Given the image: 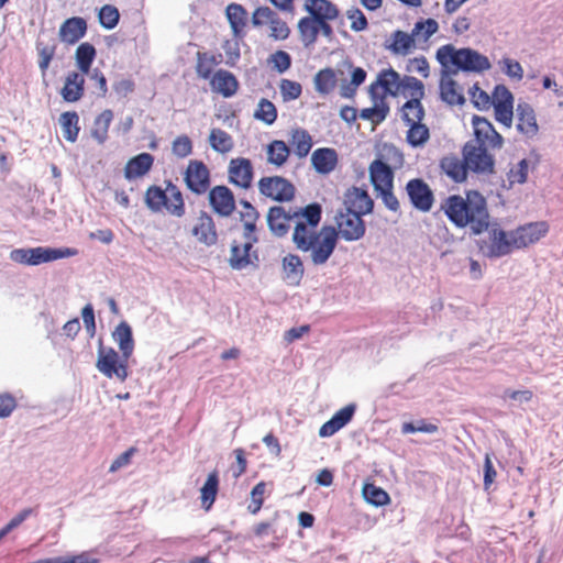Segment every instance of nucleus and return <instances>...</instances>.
I'll use <instances>...</instances> for the list:
<instances>
[{
  "mask_svg": "<svg viewBox=\"0 0 563 563\" xmlns=\"http://www.w3.org/2000/svg\"><path fill=\"white\" fill-rule=\"evenodd\" d=\"M442 208L448 218L459 228L470 227L474 234H481L488 229L487 202L478 191L471 190L466 197L451 196Z\"/></svg>",
  "mask_w": 563,
  "mask_h": 563,
  "instance_id": "nucleus-1",
  "label": "nucleus"
},
{
  "mask_svg": "<svg viewBox=\"0 0 563 563\" xmlns=\"http://www.w3.org/2000/svg\"><path fill=\"white\" fill-rule=\"evenodd\" d=\"M437 59L444 69L482 73L490 68L489 59L472 48L456 49L453 45H443L437 51Z\"/></svg>",
  "mask_w": 563,
  "mask_h": 563,
  "instance_id": "nucleus-2",
  "label": "nucleus"
},
{
  "mask_svg": "<svg viewBox=\"0 0 563 563\" xmlns=\"http://www.w3.org/2000/svg\"><path fill=\"white\" fill-rule=\"evenodd\" d=\"M321 220V208L317 203L295 211L292 242L299 251L309 246V242L318 234L317 227Z\"/></svg>",
  "mask_w": 563,
  "mask_h": 563,
  "instance_id": "nucleus-3",
  "label": "nucleus"
},
{
  "mask_svg": "<svg viewBox=\"0 0 563 563\" xmlns=\"http://www.w3.org/2000/svg\"><path fill=\"white\" fill-rule=\"evenodd\" d=\"M145 203L154 212L165 208L175 217H183L185 213L181 192L172 183H168L165 189L157 186L150 187L145 194Z\"/></svg>",
  "mask_w": 563,
  "mask_h": 563,
  "instance_id": "nucleus-4",
  "label": "nucleus"
},
{
  "mask_svg": "<svg viewBox=\"0 0 563 563\" xmlns=\"http://www.w3.org/2000/svg\"><path fill=\"white\" fill-rule=\"evenodd\" d=\"M128 360L113 347L103 346L101 341L99 342L96 368L107 378L125 382L129 376Z\"/></svg>",
  "mask_w": 563,
  "mask_h": 563,
  "instance_id": "nucleus-5",
  "label": "nucleus"
},
{
  "mask_svg": "<svg viewBox=\"0 0 563 563\" xmlns=\"http://www.w3.org/2000/svg\"><path fill=\"white\" fill-rule=\"evenodd\" d=\"M487 235L479 242V250L487 257H501L516 250L512 243V232L505 231L498 225H489L486 229Z\"/></svg>",
  "mask_w": 563,
  "mask_h": 563,
  "instance_id": "nucleus-6",
  "label": "nucleus"
},
{
  "mask_svg": "<svg viewBox=\"0 0 563 563\" xmlns=\"http://www.w3.org/2000/svg\"><path fill=\"white\" fill-rule=\"evenodd\" d=\"M338 243V233L333 227H323L301 252H309L314 265H323L328 262Z\"/></svg>",
  "mask_w": 563,
  "mask_h": 563,
  "instance_id": "nucleus-7",
  "label": "nucleus"
},
{
  "mask_svg": "<svg viewBox=\"0 0 563 563\" xmlns=\"http://www.w3.org/2000/svg\"><path fill=\"white\" fill-rule=\"evenodd\" d=\"M549 231L547 221L528 222L511 230L512 243L516 250L528 249L544 239Z\"/></svg>",
  "mask_w": 563,
  "mask_h": 563,
  "instance_id": "nucleus-8",
  "label": "nucleus"
},
{
  "mask_svg": "<svg viewBox=\"0 0 563 563\" xmlns=\"http://www.w3.org/2000/svg\"><path fill=\"white\" fill-rule=\"evenodd\" d=\"M252 23L254 26H262L267 24L269 26V37L276 41L286 40L289 36L290 30L285 21H283L273 10L268 7L257 8L252 15Z\"/></svg>",
  "mask_w": 563,
  "mask_h": 563,
  "instance_id": "nucleus-9",
  "label": "nucleus"
},
{
  "mask_svg": "<svg viewBox=\"0 0 563 563\" xmlns=\"http://www.w3.org/2000/svg\"><path fill=\"white\" fill-rule=\"evenodd\" d=\"M335 223L338 236L340 235L347 242L357 241L365 234V224L361 216L350 209L341 211L335 217Z\"/></svg>",
  "mask_w": 563,
  "mask_h": 563,
  "instance_id": "nucleus-10",
  "label": "nucleus"
},
{
  "mask_svg": "<svg viewBox=\"0 0 563 563\" xmlns=\"http://www.w3.org/2000/svg\"><path fill=\"white\" fill-rule=\"evenodd\" d=\"M495 118L506 128H510L514 119V96L504 85H497L492 95Z\"/></svg>",
  "mask_w": 563,
  "mask_h": 563,
  "instance_id": "nucleus-11",
  "label": "nucleus"
},
{
  "mask_svg": "<svg viewBox=\"0 0 563 563\" xmlns=\"http://www.w3.org/2000/svg\"><path fill=\"white\" fill-rule=\"evenodd\" d=\"M297 27L300 41L305 47L312 46L317 42L319 34H322L327 38H331L333 35V30L330 24L321 23L310 14L301 18L298 21Z\"/></svg>",
  "mask_w": 563,
  "mask_h": 563,
  "instance_id": "nucleus-12",
  "label": "nucleus"
},
{
  "mask_svg": "<svg viewBox=\"0 0 563 563\" xmlns=\"http://www.w3.org/2000/svg\"><path fill=\"white\" fill-rule=\"evenodd\" d=\"M466 166L475 173H492L494 159L483 145L467 143L463 150Z\"/></svg>",
  "mask_w": 563,
  "mask_h": 563,
  "instance_id": "nucleus-13",
  "label": "nucleus"
},
{
  "mask_svg": "<svg viewBox=\"0 0 563 563\" xmlns=\"http://www.w3.org/2000/svg\"><path fill=\"white\" fill-rule=\"evenodd\" d=\"M185 183L192 192L205 194L210 186V172L200 161H190L184 176Z\"/></svg>",
  "mask_w": 563,
  "mask_h": 563,
  "instance_id": "nucleus-14",
  "label": "nucleus"
},
{
  "mask_svg": "<svg viewBox=\"0 0 563 563\" xmlns=\"http://www.w3.org/2000/svg\"><path fill=\"white\" fill-rule=\"evenodd\" d=\"M260 192L277 201H288L294 197V186L283 177H264L258 183Z\"/></svg>",
  "mask_w": 563,
  "mask_h": 563,
  "instance_id": "nucleus-15",
  "label": "nucleus"
},
{
  "mask_svg": "<svg viewBox=\"0 0 563 563\" xmlns=\"http://www.w3.org/2000/svg\"><path fill=\"white\" fill-rule=\"evenodd\" d=\"M400 75L393 68L383 69L377 74L376 80L368 87V93L397 97L401 92Z\"/></svg>",
  "mask_w": 563,
  "mask_h": 563,
  "instance_id": "nucleus-16",
  "label": "nucleus"
},
{
  "mask_svg": "<svg viewBox=\"0 0 563 563\" xmlns=\"http://www.w3.org/2000/svg\"><path fill=\"white\" fill-rule=\"evenodd\" d=\"M474 134L478 145L500 148L503 146V136L494 129L493 124L485 118L474 115L472 119Z\"/></svg>",
  "mask_w": 563,
  "mask_h": 563,
  "instance_id": "nucleus-17",
  "label": "nucleus"
},
{
  "mask_svg": "<svg viewBox=\"0 0 563 563\" xmlns=\"http://www.w3.org/2000/svg\"><path fill=\"white\" fill-rule=\"evenodd\" d=\"M411 203L420 211L427 212L432 208L433 195L429 186L421 179H411L406 186Z\"/></svg>",
  "mask_w": 563,
  "mask_h": 563,
  "instance_id": "nucleus-18",
  "label": "nucleus"
},
{
  "mask_svg": "<svg viewBox=\"0 0 563 563\" xmlns=\"http://www.w3.org/2000/svg\"><path fill=\"white\" fill-rule=\"evenodd\" d=\"M515 115L517 131L526 139H534L539 133V125L533 108L526 102L518 103Z\"/></svg>",
  "mask_w": 563,
  "mask_h": 563,
  "instance_id": "nucleus-19",
  "label": "nucleus"
},
{
  "mask_svg": "<svg viewBox=\"0 0 563 563\" xmlns=\"http://www.w3.org/2000/svg\"><path fill=\"white\" fill-rule=\"evenodd\" d=\"M228 174L233 185L244 189L249 188L253 180L251 161L244 157L232 158L229 163Z\"/></svg>",
  "mask_w": 563,
  "mask_h": 563,
  "instance_id": "nucleus-20",
  "label": "nucleus"
},
{
  "mask_svg": "<svg viewBox=\"0 0 563 563\" xmlns=\"http://www.w3.org/2000/svg\"><path fill=\"white\" fill-rule=\"evenodd\" d=\"M455 71L452 69H441L440 96L441 99L451 106L463 104L465 99L462 88L453 79Z\"/></svg>",
  "mask_w": 563,
  "mask_h": 563,
  "instance_id": "nucleus-21",
  "label": "nucleus"
},
{
  "mask_svg": "<svg viewBox=\"0 0 563 563\" xmlns=\"http://www.w3.org/2000/svg\"><path fill=\"white\" fill-rule=\"evenodd\" d=\"M256 242L257 239L243 241L241 243L234 242V244L231 246V255L229 260L230 266L233 269H244L257 261L256 252H251L254 243Z\"/></svg>",
  "mask_w": 563,
  "mask_h": 563,
  "instance_id": "nucleus-22",
  "label": "nucleus"
},
{
  "mask_svg": "<svg viewBox=\"0 0 563 563\" xmlns=\"http://www.w3.org/2000/svg\"><path fill=\"white\" fill-rule=\"evenodd\" d=\"M212 210L221 217H229L235 209L233 194L225 186H217L209 192Z\"/></svg>",
  "mask_w": 563,
  "mask_h": 563,
  "instance_id": "nucleus-23",
  "label": "nucleus"
},
{
  "mask_svg": "<svg viewBox=\"0 0 563 563\" xmlns=\"http://www.w3.org/2000/svg\"><path fill=\"white\" fill-rule=\"evenodd\" d=\"M295 211H286L285 208L272 207L266 216L271 232L276 236H284L291 225H294Z\"/></svg>",
  "mask_w": 563,
  "mask_h": 563,
  "instance_id": "nucleus-24",
  "label": "nucleus"
},
{
  "mask_svg": "<svg viewBox=\"0 0 563 563\" xmlns=\"http://www.w3.org/2000/svg\"><path fill=\"white\" fill-rule=\"evenodd\" d=\"M355 410L356 406L354 404H350L341 408L332 416L330 420H328L320 427L318 431L319 437L330 438L333 434H335L352 420Z\"/></svg>",
  "mask_w": 563,
  "mask_h": 563,
  "instance_id": "nucleus-25",
  "label": "nucleus"
},
{
  "mask_svg": "<svg viewBox=\"0 0 563 563\" xmlns=\"http://www.w3.org/2000/svg\"><path fill=\"white\" fill-rule=\"evenodd\" d=\"M305 10L321 23L330 24L339 16V8L330 0H306Z\"/></svg>",
  "mask_w": 563,
  "mask_h": 563,
  "instance_id": "nucleus-26",
  "label": "nucleus"
},
{
  "mask_svg": "<svg viewBox=\"0 0 563 563\" xmlns=\"http://www.w3.org/2000/svg\"><path fill=\"white\" fill-rule=\"evenodd\" d=\"M210 86L213 92L230 98L236 93L239 82L232 73L219 69L210 78Z\"/></svg>",
  "mask_w": 563,
  "mask_h": 563,
  "instance_id": "nucleus-27",
  "label": "nucleus"
},
{
  "mask_svg": "<svg viewBox=\"0 0 563 563\" xmlns=\"http://www.w3.org/2000/svg\"><path fill=\"white\" fill-rule=\"evenodd\" d=\"M369 178L375 191L393 189L394 173L382 159H375L369 165Z\"/></svg>",
  "mask_w": 563,
  "mask_h": 563,
  "instance_id": "nucleus-28",
  "label": "nucleus"
},
{
  "mask_svg": "<svg viewBox=\"0 0 563 563\" xmlns=\"http://www.w3.org/2000/svg\"><path fill=\"white\" fill-rule=\"evenodd\" d=\"M77 254V250L63 247V249H53V247H44L37 246L31 249V266L40 265L43 263H48L52 261H56L59 258L71 257Z\"/></svg>",
  "mask_w": 563,
  "mask_h": 563,
  "instance_id": "nucleus-29",
  "label": "nucleus"
},
{
  "mask_svg": "<svg viewBox=\"0 0 563 563\" xmlns=\"http://www.w3.org/2000/svg\"><path fill=\"white\" fill-rule=\"evenodd\" d=\"M191 232L200 243L206 245H213L218 240L214 222L212 218L206 212H200L199 217L196 219Z\"/></svg>",
  "mask_w": 563,
  "mask_h": 563,
  "instance_id": "nucleus-30",
  "label": "nucleus"
},
{
  "mask_svg": "<svg viewBox=\"0 0 563 563\" xmlns=\"http://www.w3.org/2000/svg\"><path fill=\"white\" fill-rule=\"evenodd\" d=\"M372 106L361 111L360 118L373 124L382 123L389 113V106L385 95L369 93Z\"/></svg>",
  "mask_w": 563,
  "mask_h": 563,
  "instance_id": "nucleus-31",
  "label": "nucleus"
},
{
  "mask_svg": "<svg viewBox=\"0 0 563 563\" xmlns=\"http://www.w3.org/2000/svg\"><path fill=\"white\" fill-rule=\"evenodd\" d=\"M85 74L71 71L68 73L60 96L66 102H76L84 95Z\"/></svg>",
  "mask_w": 563,
  "mask_h": 563,
  "instance_id": "nucleus-32",
  "label": "nucleus"
},
{
  "mask_svg": "<svg viewBox=\"0 0 563 563\" xmlns=\"http://www.w3.org/2000/svg\"><path fill=\"white\" fill-rule=\"evenodd\" d=\"M346 209L357 214H367L373 210V200L368 194L361 188H352L347 191L345 197Z\"/></svg>",
  "mask_w": 563,
  "mask_h": 563,
  "instance_id": "nucleus-33",
  "label": "nucleus"
},
{
  "mask_svg": "<svg viewBox=\"0 0 563 563\" xmlns=\"http://www.w3.org/2000/svg\"><path fill=\"white\" fill-rule=\"evenodd\" d=\"M112 339L123 358H130L134 351V340L130 324L125 321L120 322L112 332Z\"/></svg>",
  "mask_w": 563,
  "mask_h": 563,
  "instance_id": "nucleus-34",
  "label": "nucleus"
},
{
  "mask_svg": "<svg viewBox=\"0 0 563 563\" xmlns=\"http://www.w3.org/2000/svg\"><path fill=\"white\" fill-rule=\"evenodd\" d=\"M283 278L290 286L299 285L303 276V264L298 255L288 254L283 258Z\"/></svg>",
  "mask_w": 563,
  "mask_h": 563,
  "instance_id": "nucleus-35",
  "label": "nucleus"
},
{
  "mask_svg": "<svg viewBox=\"0 0 563 563\" xmlns=\"http://www.w3.org/2000/svg\"><path fill=\"white\" fill-rule=\"evenodd\" d=\"M154 158L148 153L132 157L124 167V176L131 180L144 176L152 167Z\"/></svg>",
  "mask_w": 563,
  "mask_h": 563,
  "instance_id": "nucleus-36",
  "label": "nucleus"
},
{
  "mask_svg": "<svg viewBox=\"0 0 563 563\" xmlns=\"http://www.w3.org/2000/svg\"><path fill=\"white\" fill-rule=\"evenodd\" d=\"M86 22L81 18H70L66 20L59 29V37L68 44L76 43L85 35Z\"/></svg>",
  "mask_w": 563,
  "mask_h": 563,
  "instance_id": "nucleus-37",
  "label": "nucleus"
},
{
  "mask_svg": "<svg viewBox=\"0 0 563 563\" xmlns=\"http://www.w3.org/2000/svg\"><path fill=\"white\" fill-rule=\"evenodd\" d=\"M311 163L320 174L331 173L338 163V155L332 148H319L311 155Z\"/></svg>",
  "mask_w": 563,
  "mask_h": 563,
  "instance_id": "nucleus-38",
  "label": "nucleus"
},
{
  "mask_svg": "<svg viewBox=\"0 0 563 563\" xmlns=\"http://www.w3.org/2000/svg\"><path fill=\"white\" fill-rule=\"evenodd\" d=\"M441 168L452 180L461 183L465 180L468 167L465 161L455 156H446L441 161Z\"/></svg>",
  "mask_w": 563,
  "mask_h": 563,
  "instance_id": "nucleus-39",
  "label": "nucleus"
},
{
  "mask_svg": "<svg viewBox=\"0 0 563 563\" xmlns=\"http://www.w3.org/2000/svg\"><path fill=\"white\" fill-rule=\"evenodd\" d=\"M208 142L210 147L220 154H227L234 147V141L232 136L225 131L213 128L210 130Z\"/></svg>",
  "mask_w": 563,
  "mask_h": 563,
  "instance_id": "nucleus-40",
  "label": "nucleus"
},
{
  "mask_svg": "<svg viewBox=\"0 0 563 563\" xmlns=\"http://www.w3.org/2000/svg\"><path fill=\"white\" fill-rule=\"evenodd\" d=\"M415 47V40L412 35L402 32L396 31L390 36V43L387 45V48L396 55H408Z\"/></svg>",
  "mask_w": 563,
  "mask_h": 563,
  "instance_id": "nucleus-41",
  "label": "nucleus"
},
{
  "mask_svg": "<svg viewBox=\"0 0 563 563\" xmlns=\"http://www.w3.org/2000/svg\"><path fill=\"white\" fill-rule=\"evenodd\" d=\"M225 14L234 36H241L247 21V13L244 8L240 4L231 3L227 7Z\"/></svg>",
  "mask_w": 563,
  "mask_h": 563,
  "instance_id": "nucleus-42",
  "label": "nucleus"
},
{
  "mask_svg": "<svg viewBox=\"0 0 563 563\" xmlns=\"http://www.w3.org/2000/svg\"><path fill=\"white\" fill-rule=\"evenodd\" d=\"M219 487V477L218 473L214 471L210 473L205 482L203 486L200 488V500L201 507L205 510H209L213 505Z\"/></svg>",
  "mask_w": 563,
  "mask_h": 563,
  "instance_id": "nucleus-43",
  "label": "nucleus"
},
{
  "mask_svg": "<svg viewBox=\"0 0 563 563\" xmlns=\"http://www.w3.org/2000/svg\"><path fill=\"white\" fill-rule=\"evenodd\" d=\"M113 119V112L109 109L103 110L99 115L96 117L91 136L99 143L103 144L108 139V130Z\"/></svg>",
  "mask_w": 563,
  "mask_h": 563,
  "instance_id": "nucleus-44",
  "label": "nucleus"
},
{
  "mask_svg": "<svg viewBox=\"0 0 563 563\" xmlns=\"http://www.w3.org/2000/svg\"><path fill=\"white\" fill-rule=\"evenodd\" d=\"M290 154V150L284 141L275 140L267 145L266 156L268 164L276 167L283 166Z\"/></svg>",
  "mask_w": 563,
  "mask_h": 563,
  "instance_id": "nucleus-45",
  "label": "nucleus"
},
{
  "mask_svg": "<svg viewBox=\"0 0 563 563\" xmlns=\"http://www.w3.org/2000/svg\"><path fill=\"white\" fill-rule=\"evenodd\" d=\"M351 80L350 82H341L340 92L344 98H352L356 89L365 81L366 71L361 67L349 65Z\"/></svg>",
  "mask_w": 563,
  "mask_h": 563,
  "instance_id": "nucleus-46",
  "label": "nucleus"
},
{
  "mask_svg": "<svg viewBox=\"0 0 563 563\" xmlns=\"http://www.w3.org/2000/svg\"><path fill=\"white\" fill-rule=\"evenodd\" d=\"M79 117L76 112H64L59 117V124L62 128L63 136L68 141L74 143L79 133Z\"/></svg>",
  "mask_w": 563,
  "mask_h": 563,
  "instance_id": "nucleus-47",
  "label": "nucleus"
},
{
  "mask_svg": "<svg viewBox=\"0 0 563 563\" xmlns=\"http://www.w3.org/2000/svg\"><path fill=\"white\" fill-rule=\"evenodd\" d=\"M423 118L424 109L421 104V100H408L401 107V119L407 126L422 122Z\"/></svg>",
  "mask_w": 563,
  "mask_h": 563,
  "instance_id": "nucleus-48",
  "label": "nucleus"
},
{
  "mask_svg": "<svg viewBox=\"0 0 563 563\" xmlns=\"http://www.w3.org/2000/svg\"><path fill=\"white\" fill-rule=\"evenodd\" d=\"M295 154L299 157H306L311 150L312 140L309 133L302 129L294 130L290 140Z\"/></svg>",
  "mask_w": 563,
  "mask_h": 563,
  "instance_id": "nucleus-49",
  "label": "nucleus"
},
{
  "mask_svg": "<svg viewBox=\"0 0 563 563\" xmlns=\"http://www.w3.org/2000/svg\"><path fill=\"white\" fill-rule=\"evenodd\" d=\"M95 56L96 49L91 44L82 43L77 47L75 58L81 74H89Z\"/></svg>",
  "mask_w": 563,
  "mask_h": 563,
  "instance_id": "nucleus-50",
  "label": "nucleus"
},
{
  "mask_svg": "<svg viewBox=\"0 0 563 563\" xmlns=\"http://www.w3.org/2000/svg\"><path fill=\"white\" fill-rule=\"evenodd\" d=\"M429 128L422 122L408 125L406 140L412 147L423 146L429 141Z\"/></svg>",
  "mask_w": 563,
  "mask_h": 563,
  "instance_id": "nucleus-51",
  "label": "nucleus"
},
{
  "mask_svg": "<svg viewBox=\"0 0 563 563\" xmlns=\"http://www.w3.org/2000/svg\"><path fill=\"white\" fill-rule=\"evenodd\" d=\"M400 95L409 97L410 100H421L424 97V86L416 77L405 76L401 80Z\"/></svg>",
  "mask_w": 563,
  "mask_h": 563,
  "instance_id": "nucleus-52",
  "label": "nucleus"
},
{
  "mask_svg": "<svg viewBox=\"0 0 563 563\" xmlns=\"http://www.w3.org/2000/svg\"><path fill=\"white\" fill-rule=\"evenodd\" d=\"M363 497L364 499L373 505V506H385L389 504L390 498L389 495L382 489L380 487L375 486L374 484H365L363 486Z\"/></svg>",
  "mask_w": 563,
  "mask_h": 563,
  "instance_id": "nucleus-53",
  "label": "nucleus"
},
{
  "mask_svg": "<svg viewBox=\"0 0 563 563\" xmlns=\"http://www.w3.org/2000/svg\"><path fill=\"white\" fill-rule=\"evenodd\" d=\"M336 85V76L333 69L325 68L320 70L314 77L316 90L320 93H329Z\"/></svg>",
  "mask_w": 563,
  "mask_h": 563,
  "instance_id": "nucleus-54",
  "label": "nucleus"
},
{
  "mask_svg": "<svg viewBox=\"0 0 563 563\" xmlns=\"http://www.w3.org/2000/svg\"><path fill=\"white\" fill-rule=\"evenodd\" d=\"M497 65L510 80L520 81L523 78V68L516 59L503 57L497 62Z\"/></svg>",
  "mask_w": 563,
  "mask_h": 563,
  "instance_id": "nucleus-55",
  "label": "nucleus"
},
{
  "mask_svg": "<svg viewBox=\"0 0 563 563\" xmlns=\"http://www.w3.org/2000/svg\"><path fill=\"white\" fill-rule=\"evenodd\" d=\"M217 64L218 62L214 55L201 52L197 53L196 71L199 77L203 79H210L212 77V70Z\"/></svg>",
  "mask_w": 563,
  "mask_h": 563,
  "instance_id": "nucleus-56",
  "label": "nucleus"
},
{
  "mask_svg": "<svg viewBox=\"0 0 563 563\" xmlns=\"http://www.w3.org/2000/svg\"><path fill=\"white\" fill-rule=\"evenodd\" d=\"M119 10L113 5L106 4L99 11L100 24L107 30L115 27L119 22Z\"/></svg>",
  "mask_w": 563,
  "mask_h": 563,
  "instance_id": "nucleus-57",
  "label": "nucleus"
},
{
  "mask_svg": "<svg viewBox=\"0 0 563 563\" xmlns=\"http://www.w3.org/2000/svg\"><path fill=\"white\" fill-rule=\"evenodd\" d=\"M529 170V163L527 159H521L514 165L507 174L509 185L523 184L527 180Z\"/></svg>",
  "mask_w": 563,
  "mask_h": 563,
  "instance_id": "nucleus-58",
  "label": "nucleus"
},
{
  "mask_svg": "<svg viewBox=\"0 0 563 563\" xmlns=\"http://www.w3.org/2000/svg\"><path fill=\"white\" fill-rule=\"evenodd\" d=\"M254 117L266 124H272L277 117L276 108L271 101L262 99L258 102Z\"/></svg>",
  "mask_w": 563,
  "mask_h": 563,
  "instance_id": "nucleus-59",
  "label": "nucleus"
},
{
  "mask_svg": "<svg viewBox=\"0 0 563 563\" xmlns=\"http://www.w3.org/2000/svg\"><path fill=\"white\" fill-rule=\"evenodd\" d=\"M345 15L350 21V27L352 31L362 32L367 29V19L358 8L352 7L347 9Z\"/></svg>",
  "mask_w": 563,
  "mask_h": 563,
  "instance_id": "nucleus-60",
  "label": "nucleus"
},
{
  "mask_svg": "<svg viewBox=\"0 0 563 563\" xmlns=\"http://www.w3.org/2000/svg\"><path fill=\"white\" fill-rule=\"evenodd\" d=\"M438 426L426 420H417L416 422H404L401 426V432L404 434L422 432V433H435Z\"/></svg>",
  "mask_w": 563,
  "mask_h": 563,
  "instance_id": "nucleus-61",
  "label": "nucleus"
},
{
  "mask_svg": "<svg viewBox=\"0 0 563 563\" xmlns=\"http://www.w3.org/2000/svg\"><path fill=\"white\" fill-rule=\"evenodd\" d=\"M472 102L479 110H487L492 106V96L482 90L478 86H473L470 89Z\"/></svg>",
  "mask_w": 563,
  "mask_h": 563,
  "instance_id": "nucleus-62",
  "label": "nucleus"
},
{
  "mask_svg": "<svg viewBox=\"0 0 563 563\" xmlns=\"http://www.w3.org/2000/svg\"><path fill=\"white\" fill-rule=\"evenodd\" d=\"M173 154L177 157L184 158L191 154L192 144L188 136L180 135L176 137L172 145Z\"/></svg>",
  "mask_w": 563,
  "mask_h": 563,
  "instance_id": "nucleus-63",
  "label": "nucleus"
},
{
  "mask_svg": "<svg viewBox=\"0 0 563 563\" xmlns=\"http://www.w3.org/2000/svg\"><path fill=\"white\" fill-rule=\"evenodd\" d=\"M268 63L275 68L278 73H284L290 67V56L285 51H277L272 54L268 58Z\"/></svg>",
  "mask_w": 563,
  "mask_h": 563,
  "instance_id": "nucleus-64",
  "label": "nucleus"
}]
</instances>
